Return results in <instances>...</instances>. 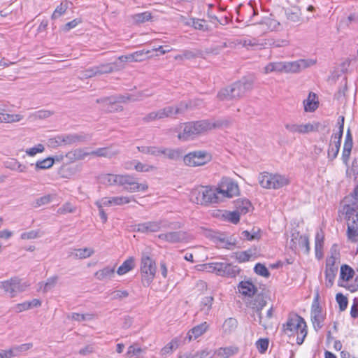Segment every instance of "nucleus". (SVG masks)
<instances>
[{
  "label": "nucleus",
  "instance_id": "f257e3e1",
  "mask_svg": "<svg viewBox=\"0 0 358 358\" xmlns=\"http://www.w3.org/2000/svg\"><path fill=\"white\" fill-rule=\"evenodd\" d=\"M253 84L252 78L243 77L230 86L222 89L217 94V98L221 101L240 98L252 89Z\"/></svg>",
  "mask_w": 358,
  "mask_h": 358
},
{
  "label": "nucleus",
  "instance_id": "f03ea898",
  "mask_svg": "<svg viewBox=\"0 0 358 358\" xmlns=\"http://www.w3.org/2000/svg\"><path fill=\"white\" fill-rule=\"evenodd\" d=\"M315 64L311 59H299L292 62H271L264 69L266 74L272 72L296 73Z\"/></svg>",
  "mask_w": 358,
  "mask_h": 358
},
{
  "label": "nucleus",
  "instance_id": "7ed1b4c3",
  "mask_svg": "<svg viewBox=\"0 0 358 358\" xmlns=\"http://www.w3.org/2000/svg\"><path fill=\"white\" fill-rule=\"evenodd\" d=\"M283 331L289 336L297 333L296 343L301 345L308 333L306 322L297 314L289 315L287 321L283 324Z\"/></svg>",
  "mask_w": 358,
  "mask_h": 358
},
{
  "label": "nucleus",
  "instance_id": "20e7f679",
  "mask_svg": "<svg viewBox=\"0 0 358 358\" xmlns=\"http://www.w3.org/2000/svg\"><path fill=\"white\" fill-rule=\"evenodd\" d=\"M190 200L202 206L219 203V198L216 196V189L208 186H199L194 188L190 192Z\"/></svg>",
  "mask_w": 358,
  "mask_h": 358
},
{
  "label": "nucleus",
  "instance_id": "39448f33",
  "mask_svg": "<svg viewBox=\"0 0 358 358\" xmlns=\"http://www.w3.org/2000/svg\"><path fill=\"white\" fill-rule=\"evenodd\" d=\"M140 271L142 284L144 287H148L155 278L157 266L155 261L147 252H142Z\"/></svg>",
  "mask_w": 358,
  "mask_h": 358
},
{
  "label": "nucleus",
  "instance_id": "423d86ee",
  "mask_svg": "<svg viewBox=\"0 0 358 358\" xmlns=\"http://www.w3.org/2000/svg\"><path fill=\"white\" fill-rule=\"evenodd\" d=\"M208 130H210L208 120L190 122L185 124L183 131L180 133L178 137L182 141H187Z\"/></svg>",
  "mask_w": 358,
  "mask_h": 358
},
{
  "label": "nucleus",
  "instance_id": "0eeeda50",
  "mask_svg": "<svg viewBox=\"0 0 358 358\" xmlns=\"http://www.w3.org/2000/svg\"><path fill=\"white\" fill-rule=\"evenodd\" d=\"M206 267L216 272L218 275L228 278H234L241 271L237 266L226 262H211L206 264Z\"/></svg>",
  "mask_w": 358,
  "mask_h": 358
},
{
  "label": "nucleus",
  "instance_id": "6e6552de",
  "mask_svg": "<svg viewBox=\"0 0 358 358\" xmlns=\"http://www.w3.org/2000/svg\"><path fill=\"white\" fill-rule=\"evenodd\" d=\"M289 248L296 252L299 248L303 250L304 253L308 254L310 252V245L308 237L306 235L300 234L299 231L294 229L291 231L290 241L288 242Z\"/></svg>",
  "mask_w": 358,
  "mask_h": 358
},
{
  "label": "nucleus",
  "instance_id": "1a4fd4ad",
  "mask_svg": "<svg viewBox=\"0 0 358 358\" xmlns=\"http://www.w3.org/2000/svg\"><path fill=\"white\" fill-rule=\"evenodd\" d=\"M29 286V284L26 282H22V280L17 277L0 282V288L8 293L10 297H14L17 293L24 292Z\"/></svg>",
  "mask_w": 358,
  "mask_h": 358
},
{
  "label": "nucleus",
  "instance_id": "9d476101",
  "mask_svg": "<svg viewBox=\"0 0 358 358\" xmlns=\"http://www.w3.org/2000/svg\"><path fill=\"white\" fill-rule=\"evenodd\" d=\"M212 159L210 154L206 151L199 150L186 155L183 161L189 166H203L209 162Z\"/></svg>",
  "mask_w": 358,
  "mask_h": 358
},
{
  "label": "nucleus",
  "instance_id": "9b49d317",
  "mask_svg": "<svg viewBox=\"0 0 358 358\" xmlns=\"http://www.w3.org/2000/svg\"><path fill=\"white\" fill-rule=\"evenodd\" d=\"M247 306L253 310L254 312L257 313L259 318V324L266 327V324L262 322V316L261 310L266 305V297L262 294L254 295L250 299H248L246 302Z\"/></svg>",
  "mask_w": 358,
  "mask_h": 358
},
{
  "label": "nucleus",
  "instance_id": "f8f14e48",
  "mask_svg": "<svg viewBox=\"0 0 358 358\" xmlns=\"http://www.w3.org/2000/svg\"><path fill=\"white\" fill-rule=\"evenodd\" d=\"M32 346L33 344L31 343L13 346L9 350H1L0 352V358H13L15 357H20L22 352L29 350L32 348Z\"/></svg>",
  "mask_w": 358,
  "mask_h": 358
},
{
  "label": "nucleus",
  "instance_id": "ddd939ff",
  "mask_svg": "<svg viewBox=\"0 0 358 358\" xmlns=\"http://www.w3.org/2000/svg\"><path fill=\"white\" fill-rule=\"evenodd\" d=\"M150 94H145V92H138L136 94H120L115 96H113V101H110V105L113 106L114 103H126L127 101H138L141 100L144 97L149 96Z\"/></svg>",
  "mask_w": 358,
  "mask_h": 358
},
{
  "label": "nucleus",
  "instance_id": "4468645a",
  "mask_svg": "<svg viewBox=\"0 0 358 358\" xmlns=\"http://www.w3.org/2000/svg\"><path fill=\"white\" fill-rule=\"evenodd\" d=\"M341 213L345 215V219L351 224H356L358 221V205L349 203L343 205Z\"/></svg>",
  "mask_w": 358,
  "mask_h": 358
},
{
  "label": "nucleus",
  "instance_id": "2eb2a0df",
  "mask_svg": "<svg viewBox=\"0 0 358 358\" xmlns=\"http://www.w3.org/2000/svg\"><path fill=\"white\" fill-rule=\"evenodd\" d=\"M159 238L171 243H180L185 240L186 234L182 231H171L164 234H160L158 236Z\"/></svg>",
  "mask_w": 358,
  "mask_h": 358
},
{
  "label": "nucleus",
  "instance_id": "dca6fc26",
  "mask_svg": "<svg viewBox=\"0 0 358 358\" xmlns=\"http://www.w3.org/2000/svg\"><path fill=\"white\" fill-rule=\"evenodd\" d=\"M134 200V196H113V197H104L100 201V203L104 206H121L125 203H129L131 201Z\"/></svg>",
  "mask_w": 358,
  "mask_h": 358
},
{
  "label": "nucleus",
  "instance_id": "f3484780",
  "mask_svg": "<svg viewBox=\"0 0 358 358\" xmlns=\"http://www.w3.org/2000/svg\"><path fill=\"white\" fill-rule=\"evenodd\" d=\"M161 222H146L134 226V230L141 233L156 232L161 229Z\"/></svg>",
  "mask_w": 358,
  "mask_h": 358
},
{
  "label": "nucleus",
  "instance_id": "a211bd4d",
  "mask_svg": "<svg viewBox=\"0 0 358 358\" xmlns=\"http://www.w3.org/2000/svg\"><path fill=\"white\" fill-rule=\"evenodd\" d=\"M238 290L241 294L252 297L257 292V287L251 281H241L238 285Z\"/></svg>",
  "mask_w": 358,
  "mask_h": 358
},
{
  "label": "nucleus",
  "instance_id": "6ab92c4d",
  "mask_svg": "<svg viewBox=\"0 0 358 358\" xmlns=\"http://www.w3.org/2000/svg\"><path fill=\"white\" fill-rule=\"evenodd\" d=\"M312 322L313 323V327L315 330L318 331L322 327V322L324 320V317L322 315V309L318 304H315V302L313 304V310H312Z\"/></svg>",
  "mask_w": 358,
  "mask_h": 358
},
{
  "label": "nucleus",
  "instance_id": "aec40b11",
  "mask_svg": "<svg viewBox=\"0 0 358 358\" xmlns=\"http://www.w3.org/2000/svg\"><path fill=\"white\" fill-rule=\"evenodd\" d=\"M207 329L208 324L206 322L196 325L188 331L185 339L187 338L189 341H191L192 339H196L203 334L206 331Z\"/></svg>",
  "mask_w": 358,
  "mask_h": 358
},
{
  "label": "nucleus",
  "instance_id": "412c9836",
  "mask_svg": "<svg viewBox=\"0 0 358 358\" xmlns=\"http://www.w3.org/2000/svg\"><path fill=\"white\" fill-rule=\"evenodd\" d=\"M64 145H71L85 142L90 139V136L85 134H73L64 135Z\"/></svg>",
  "mask_w": 358,
  "mask_h": 358
},
{
  "label": "nucleus",
  "instance_id": "4be33fe9",
  "mask_svg": "<svg viewBox=\"0 0 358 358\" xmlns=\"http://www.w3.org/2000/svg\"><path fill=\"white\" fill-rule=\"evenodd\" d=\"M145 55L143 51H136L131 54L120 56L118 60L121 62H141L144 59L143 57Z\"/></svg>",
  "mask_w": 358,
  "mask_h": 358
},
{
  "label": "nucleus",
  "instance_id": "5701e85b",
  "mask_svg": "<svg viewBox=\"0 0 358 358\" xmlns=\"http://www.w3.org/2000/svg\"><path fill=\"white\" fill-rule=\"evenodd\" d=\"M324 236L322 231L317 232L315 235V257L317 259H320L323 257V245H324Z\"/></svg>",
  "mask_w": 358,
  "mask_h": 358
},
{
  "label": "nucleus",
  "instance_id": "b1692460",
  "mask_svg": "<svg viewBox=\"0 0 358 358\" xmlns=\"http://www.w3.org/2000/svg\"><path fill=\"white\" fill-rule=\"evenodd\" d=\"M236 210L241 214L245 215L252 208L251 202L246 199H239L235 201Z\"/></svg>",
  "mask_w": 358,
  "mask_h": 358
},
{
  "label": "nucleus",
  "instance_id": "393cba45",
  "mask_svg": "<svg viewBox=\"0 0 358 358\" xmlns=\"http://www.w3.org/2000/svg\"><path fill=\"white\" fill-rule=\"evenodd\" d=\"M115 266L110 267L106 266L103 269L97 271L94 275L99 280H104L106 279L111 278L115 274Z\"/></svg>",
  "mask_w": 358,
  "mask_h": 358
},
{
  "label": "nucleus",
  "instance_id": "a878e982",
  "mask_svg": "<svg viewBox=\"0 0 358 358\" xmlns=\"http://www.w3.org/2000/svg\"><path fill=\"white\" fill-rule=\"evenodd\" d=\"M238 327V321L234 317L226 319L222 324V331L224 334H231Z\"/></svg>",
  "mask_w": 358,
  "mask_h": 358
},
{
  "label": "nucleus",
  "instance_id": "bb28decb",
  "mask_svg": "<svg viewBox=\"0 0 358 358\" xmlns=\"http://www.w3.org/2000/svg\"><path fill=\"white\" fill-rule=\"evenodd\" d=\"M288 179L280 174H272L271 189H280L288 185Z\"/></svg>",
  "mask_w": 358,
  "mask_h": 358
},
{
  "label": "nucleus",
  "instance_id": "cd10ccee",
  "mask_svg": "<svg viewBox=\"0 0 358 358\" xmlns=\"http://www.w3.org/2000/svg\"><path fill=\"white\" fill-rule=\"evenodd\" d=\"M338 272V267H326L325 280L326 287H331L334 285V279Z\"/></svg>",
  "mask_w": 358,
  "mask_h": 358
},
{
  "label": "nucleus",
  "instance_id": "c85d7f7f",
  "mask_svg": "<svg viewBox=\"0 0 358 358\" xmlns=\"http://www.w3.org/2000/svg\"><path fill=\"white\" fill-rule=\"evenodd\" d=\"M135 266L134 259L132 257H129L122 264L117 268V273L122 275L132 270Z\"/></svg>",
  "mask_w": 358,
  "mask_h": 358
},
{
  "label": "nucleus",
  "instance_id": "c756f323",
  "mask_svg": "<svg viewBox=\"0 0 358 358\" xmlns=\"http://www.w3.org/2000/svg\"><path fill=\"white\" fill-rule=\"evenodd\" d=\"M241 238L248 241L259 240L261 238V230L253 227L250 231H243L241 233Z\"/></svg>",
  "mask_w": 358,
  "mask_h": 358
},
{
  "label": "nucleus",
  "instance_id": "7c9ffc66",
  "mask_svg": "<svg viewBox=\"0 0 358 358\" xmlns=\"http://www.w3.org/2000/svg\"><path fill=\"white\" fill-rule=\"evenodd\" d=\"M187 26H192L195 29L200 31H206L208 29V25L206 24V20L202 19L192 18L187 22H185Z\"/></svg>",
  "mask_w": 358,
  "mask_h": 358
},
{
  "label": "nucleus",
  "instance_id": "2f4dec72",
  "mask_svg": "<svg viewBox=\"0 0 358 358\" xmlns=\"http://www.w3.org/2000/svg\"><path fill=\"white\" fill-rule=\"evenodd\" d=\"M148 188V185L138 183L135 180V178L134 177L131 183L129 184V186H124V189L129 192H136L139 191H145Z\"/></svg>",
  "mask_w": 358,
  "mask_h": 358
},
{
  "label": "nucleus",
  "instance_id": "473e14b6",
  "mask_svg": "<svg viewBox=\"0 0 358 358\" xmlns=\"http://www.w3.org/2000/svg\"><path fill=\"white\" fill-rule=\"evenodd\" d=\"M232 123V120L230 118H222L210 122L209 120L210 130L212 129H223L229 127Z\"/></svg>",
  "mask_w": 358,
  "mask_h": 358
},
{
  "label": "nucleus",
  "instance_id": "72a5a7b5",
  "mask_svg": "<svg viewBox=\"0 0 358 358\" xmlns=\"http://www.w3.org/2000/svg\"><path fill=\"white\" fill-rule=\"evenodd\" d=\"M160 155H164L170 159L177 160L182 157V154L180 150L164 148L161 147Z\"/></svg>",
  "mask_w": 358,
  "mask_h": 358
},
{
  "label": "nucleus",
  "instance_id": "f704fd0d",
  "mask_svg": "<svg viewBox=\"0 0 358 358\" xmlns=\"http://www.w3.org/2000/svg\"><path fill=\"white\" fill-rule=\"evenodd\" d=\"M355 271L348 265L343 264L341 267L340 279L343 281H348L353 278Z\"/></svg>",
  "mask_w": 358,
  "mask_h": 358
},
{
  "label": "nucleus",
  "instance_id": "c9c22d12",
  "mask_svg": "<svg viewBox=\"0 0 358 358\" xmlns=\"http://www.w3.org/2000/svg\"><path fill=\"white\" fill-rule=\"evenodd\" d=\"M23 116L20 114H7L1 112L0 113V122L13 123L20 122L22 120Z\"/></svg>",
  "mask_w": 358,
  "mask_h": 358
},
{
  "label": "nucleus",
  "instance_id": "e433bc0d",
  "mask_svg": "<svg viewBox=\"0 0 358 358\" xmlns=\"http://www.w3.org/2000/svg\"><path fill=\"white\" fill-rule=\"evenodd\" d=\"M238 352V348L235 347H226L219 348L216 353L221 358H229Z\"/></svg>",
  "mask_w": 358,
  "mask_h": 358
},
{
  "label": "nucleus",
  "instance_id": "4c0bfd02",
  "mask_svg": "<svg viewBox=\"0 0 358 358\" xmlns=\"http://www.w3.org/2000/svg\"><path fill=\"white\" fill-rule=\"evenodd\" d=\"M272 173L264 172L259 176V182L263 188L271 189Z\"/></svg>",
  "mask_w": 358,
  "mask_h": 358
},
{
  "label": "nucleus",
  "instance_id": "58836bf2",
  "mask_svg": "<svg viewBox=\"0 0 358 358\" xmlns=\"http://www.w3.org/2000/svg\"><path fill=\"white\" fill-rule=\"evenodd\" d=\"M87 155V153H85L81 149H76L66 154V158L71 162L83 159Z\"/></svg>",
  "mask_w": 358,
  "mask_h": 358
},
{
  "label": "nucleus",
  "instance_id": "ea45409f",
  "mask_svg": "<svg viewBox=\"0 0 358 358\" xmlns=\"http://www.w3.org/2000/svg\"><path fill=\"white\" fill-rule=\"evenodd\" d=\"M340 147L341 144L338 142H334V143H330L327 152V157L329 161H333L336 158L339 152Z\"/></svg>",
  "mask_w": 358,
  "mask_h": 358
},
{
  "label": "nucleus",
  "instance_id": "a19ab883",
  "mask_svg": "<svg viewBox=\"0 0 358 358\" xmlns=\"http://www.w3.org/2000/svg\"><path fill=\"white\" fill-rule=\"evenodd\" d=\"M347 237L348 241L352 243H357L358 241V231L355 228V224L348 222Z\"/></svg>",
  "mask_w": 358,
  "mask_h": 358
},
{
  "label": "nucleus",
  "instance_id": "79ce46f5",
  "mask_svg": "<svg viewBox=\"0 0 358 358\" xmlns=\"http://www.w3.org/2000/svg\"><path fill=\"white\" fill-rule=\"evenodd\" d=\"M55 162V158L49 157L36 163V169H47L52 167Z\"/></svg>",
  "mask_w": 358,
  "mask_h": 358
},
{
  "label": "nucleus",
  "instance_id": "37998d69",
  "mask_svg": "<svg viewBox=\"0 0 358 358\" xmlns=\"http://www.w3.org/2000/svg\"><path fill=\"white\" fill-rule=\"evenodd\" d=\"M93 253L94 250L92 249L85 248L75 250L74 252H71V255H73L75 258L85 259L90 257Z\"/></svg>",
  "mask_w": 358,
  "mask_h": 358
},
{
  "label": "nucleus",
  "instance_id": "c03bdc74",
  "mask_svg": "<svg viewBox=\"0 0 358 358\" xmlns=\"http://www.w3.org/2000/svg\"><path fill=\"white\" fill-rule=\"evenodd\" d=\"M133 20L136 24H142L152 19V14L148 11L135 14L132 16Z\"/></svg>",
  "mask_w": 358,
  "mask_h": 358
},
{
  "label": "nucleus",
  "instance_id": "a18cd8bd",
  "mask_svg": "<svg viewBox=\"0 0 358 358\" xmlns=\"http://www.w3.org/2000/svg\"><path fill=\"white\" fill-rule=\"evenodd\" d=\"M137 149L139 152L144 154H149L155 156L160 155L161 147L156 146H138Z\"/></svg>",
  "mask_w": 358,
  "mask_h": 358
},
{
  "label": "nucleus",
  "instance_id": "49530a36",
  "mask_svg": "<svg viewBox=\"0 0 358 358\" xmlns=\"http://www.w3.org/2000/svg\"><path fill=\"white\" fill-rule=\"evenodd\" d=\"M236 259L238 262H245L250 260L253 253L251 250L237 252L234 253Z\"/></svg>",
  "mask_w": 358,
  "mask_h": 358
},
{
  "label": "nucleus",
  "instance_id": "de8ad7c7",
  "mask_svg": "<svg viewBox=\"0 0 358 358\" xmlns=\"http://www.w3.org/2000/svg\"><path fill=\"white\" fill-rule=\"evenodd\" d=\"M321 124L320 122H315L313 124L307 123L305 124H301V134H305L311 131H317L319 130V127Z\"/></svg>",
  "mask_w": 358,
  "mask_h": 358
},
{
  "label": "nucleus",
  "instance_id": "09e8293b",
  "mask_svg": "<svg viewBox=\"0 0 358 358\" xmlns=\"http://www.w3.org/2000/svg\"><path fill=\"white\" fill-rule=\"evenodd\" d=\"M99 74L108 73L113 72L117 69V63L114 62L112 64H102L97 66Z\"/></svg>",
  "mask_w": 358,
  "mask_h": 358
},
{
  "label": "nucleus",
  "instance_id": "8fccbe9b",
  "mask_svg": "<svg viewBox=\"0 0 358 358\" xmlns=\"http://www.w3.org/2000/svg\"><path fill=\"white\" fill-rule=\"evenodd\" d=\"M116 153L117 152H111V150L108 148H98L97 150L91 152V154L93 155L105 157H111L112 156L116 155Z\"/></svg>",
  "mask_w": 358,
  "mask_h": 358
},
{
  "label": "nucleus",
  "instance_id": "3c124183",
  "mask_svg": "<svg viewBox=\"0 0 358 358\" xmlns=\"http://www.w3.org/2000/svg\"><path fill=\"white\" fill-rule=\"evenodd\" d=\"M222 185H224V187L229 194V197H233L234 196L238 194V186L236 183L232 181H229L222 184Z\"/></svg>",
  "mask_w": 358,
  "mask_h": 358
},
{
  "label": "nucleus",
  "instance_id": "603ef678",
  "mask_svg": "<svg viewBox=\"0 0 358 358\" xmlns=\"http://www.w3.org/2000/svg\"><path fill=\"white\" fill-rule=\"evenodd\" d=\"M254 271L259 275L268 278L270 276V272L268 268L265 266L264 264L261 263H257L255 264L254 267Z\"/></svg>",
  "mask_w": 358,
  "mask_h": 358
},
{
  "label": "nucleus",
  "instance_id": "864d4df0",
  "mask_svg": "<svg viewBox=\"0 0 358 358\" xmlns=\"http://www.w3.org/2000/svg\"><path fill=\"white\" fill-rule=\"evenodd\" d=\"M54 113L51 110H40L38 111H36L35 113H32L30 115V118H32L33 120H37V119H45L53 115Z\"/></svg>",
  "mask_w": 358,
  "mask_h": 358
},
{
  "label": "nucleus",
  "instance_id": "5fc2aeb1",
  "mask_svg": "<svg viewBox=\"0 0 358 358\" xmlns=\"http://www.w3.org/2000/svg\"><path fill=\"white\" fill-rule=\"evenodd\" d=\"M43 235V232L41 230H31L27 232H24L21 234L20 238L23 240L34 239L41 237Z\"/></svg>",
  "mask_w": 358,
  "mask_h": 358
},
{
  "label": "nucleus",
  "instance_id": "6e6d98bb",
  "mask_svg": "<svg viewBox=\"0 0 358 358\" xmlns=\"http://www.w3.org/2000/svg\"><path fill=\"white\" fill-rule=\"evenodd\" d=\"M336 300L339 305V309L341 311L346 310L348 304V300L342 293H338L336 295Z\"/></svg>",
  "mask_w": 358,
  "mask_h": 358
},
{
  "label": "nucleus",
  "instance_id": "4d7b16f0",
  "mask_svg": "<svg viewBox=\"0 0 358 358\" xmlns=\"http://www.w3.org/2000/svg\"><path fill=\"white\" fill-rule=\"evenodd\" d=\"M134 176L130 175H115L116 185H126L131 183Z\"/></svg>",
  "mask_w": 358,
  "mask_h": 358
},
{
  "label": "nucleus",
  "instance_id": "13d9d810",
  "mask_svg": "<svg viewBox=\"0 0 358 358\" xmlns=\"http://www.w3.org/2000/svg\"><path fill=\"white\" fill-rule=\"evenodd\" d=\"M143 351L141 348L138 347L137 343H134L128 348L127 354L129 357L135 356L139 357Z\"/></svg>",
  "mask_w": 358,
  "mask_h": 358
},
{
  "label": "nucleus",
  "instance_id": "bf43d9fd",
  "mask_svg": "<svg viewBox=\"0 0 358 358\" xmlns=\"http://www.w3.org/2000/svg\"><path fill=\"white\" fill-rule=\"evenodd\" d=\"M62 144H64V136H57L55 138H52L48 140V146L52 148L59 147L61 146Z\"/></svg>",
  "mask_w": 358,
  "mask_h": 358
},
{
  "label": "nucleus",
  "instance_id": "052dcab7",
  "mask_svg": "<svg viewBox=\"0 0 358 358\" xmlns=\"http://www.w3.org/2000/svg\"><path fill=\"white\" fill-rule=\"evenodd\" d=\"M268 338H260L259 339L256 345L257 348L260 353H264L268 347Z\"/></svg>",
  "mask_w": 358,
  "mask_h": 358
},
{
  "label": "nucleus",
  "instance_id": "680f3d73",
  "mask_svg": "<svg viewBox=\"0 0 358 358\" xmlns=\"http://www.w3.org/2000/svg\"><path fill=\"white\" fill-rule=\"evenodd\" d=\"M57 280L58 276L57 275L48 278L43 287V292H47L52 289L56 285Z\"/></svg>",
  "mask_w": 358,
  "mask_h": 358
},
{
  "label": "nucleus",
  "instance_id": "e2e57ef3",
  "mask_svg": "<svg viewBox=\"0 0 358 358\" xmlns=\"http://www.w3.org/2000/svg\"><path fill=\"white\" fill-rule=\"evenodd\" d=\"M67 9V3H61L53 12L52 19H56L63 15Z\"/></svg>",
  "mask_w": 358,
  "mask_h": 358
},
{
  "label": "nucleus",
  "instance_id": "0e129e2a",
  "mask_svg": "<svg viewBox=\"0 0 358 358\" xmlns=\"http://www.w3.org/2000/svg\"><path fill=\"white\" fill-rule=\"evenodd\" d=\"M134 169L138 172H149L155 169V166L148 165L141 162H136L134 165Z\"/></svg>",
  "mask_w": 358,
  "mask_h": 358
},
{
  "label": "nucleus",
  "instance_id": "69168bd1",
  "mask_svg": "<svg viewBox=\"0 0 358 358\" xmlns=\"http://www.w3.org/2000/svg\"><path fill=\"white\" fill-rule=\"evenodd\" d=\"M345 201L356 203L358 205V186H355L354 190L350 194L349 196L345 198Z\"/></svg>",
  "mask_w": 358,
  "mask_h": 358
},
{
  "label": "nucleus",
  "instance_id": "338daca9",
  "mask_svg": "<svg viewBox=\"0 0 358 358\" xmlns=\"http://www.w3.org/2000/svg\"><path fill=\"white\" fill-rule=\"evenodd\" d=\"M68 318H71V320L82 322L87 320H90L92 318V315L90 314H80L76 313H71V316H68Z\"/></svg>",
  "mask_w": 358,
  "mask_h": 358
},
{
  "label": "nucleus",
  "instance_id": "774afa93",
  "mask_svg": "<svg viewBox=\"0 0 358 358\" xmlns=\"http://www.w3.org/2000/svg\"><path fill=\"white\" fill-rule=\"evenodd\" d=\"M81 22H82V20L80 18H76V19L73 20L72 21L66 23L63 26L62 30L64 32H68L71 29L75 28L78 24L81 23Z\"/></svg>",
  "mask_w": 358,
  "mask_h": 358
}]
</instances>
